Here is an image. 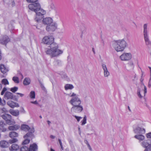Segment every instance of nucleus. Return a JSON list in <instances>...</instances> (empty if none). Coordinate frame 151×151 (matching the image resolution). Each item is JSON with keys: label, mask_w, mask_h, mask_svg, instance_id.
Returning <instances> with one entry per match:
<instances>
[{"label": "nucleus", "mask_w": 151, "mask_h": 151, "mask_svg": "<svg viewBox=\"0 0 151 151\" xmlns=\"http://www.w3.org/2000/svg\"><path fill=\"white\" fill-rule=\"evenodd\" d=\"M42 22L44 24H47V25L52 23L53 20L52 18L50 17H46L43 19Z\"/></svg>", "instance_id": "obj_17"}, {"label": "nucleus", "mask_w": 151, "mask_h": 151, "mask_svg": "<svg viewBox=\"0 0 151 151\" xmlns=\"http://www.w3.org/2000/svg\"><path fill=\"white\" fill-rule=\"evenodd\" d=\"M47 122L48 124L49 125H50V123H51L50 122V121H49V120L47 121Z\"/></svg>", "instance_id": "obj_63"}, {"label": "nucleus", "mask_w": 151, "mask_h": 151, "mask_svg": "<svg viewBox=\"0 0 151 151\" xmlns=\"http://www.w3.org/2000/svg\"><path fill=\"white\" fill-rule=\"evenodd\" d=\"M7 104L12 108H14L15 107H19V106L18 103L12 101H9L7 102Z\"/></svg>", "instance_id": "obj_14"}, {"label": "nucleus", "mask_w": 151, "mask_h": 151, "mask_svg": "<svg viewBox=\"0 0 151 151\" xmlns=\"http://www.w3.org/2000/svg\"><path fill=\"white\" fill-rule=\"evenodd\" d=\"M145 106L147 107H149V106L147 105L146 102V100H145Z\"/></svg>", "instance_id": "obj_59"}, {"label": "nucleus", "mask_w": 151, "mask_h": 151, "mask_svg": "<svg viewBox=\"0 0 151 151\" xmlns=\"http://www.w3.org/2000/svg\"><path fill=\"white\" fill-rule=\"evenodd\" d=\"M132 58V55L130 53H123L120 56V58L122 60L126 61L130 60Z\"/></svg>", "instance_id": "obj_12"}, {"label": "nucleus", "mask_w": 151, "mask_h": 151, "mask_svg": "<svg viewBox=\"0 0 151 151\" xmlns=\"http://www.w3.org/2000/svg\"><path fill=\"white\" fill-rule=\"evenodd\" d=\"M53 65L55 66H60L61 65V62L60 60L55 59L53 62Z\"/></svg>", "instance_id": "obj_29"}, {"label": "nucleus", "mask_w": 151, "mask_h": 151, "mask_svg": "<svg viewBox=\"0 0 151 151\" xmlns=\"http://www.w3.org/2000/svg\"><path fill=\"white\" fill-rule=\"evenodd\" d=\"M12 80L15 83H19V78L16 76H14L12 78Z\"/></svg>", "instance_id": "obj_33"}, {"label": "nucleus", "mask_w": 151, "mask_h": 151, "mask_svg": "<svg viewBox=\"0 0 151 151\" xmlns=\"http://www.w3.org/2000/svg\"><path fill=\"white\" fill-rule=\"evenodd\" d=\"M9 135V137L12 138L17 137L18 136V134L14 131L10 132Z\"/></svg>", "instance_id": "obj_28"}, {"label": "nucleus", "mask_w": 151, "mask_h": 151, "mask_svg": "<svg viewBox=\"0 0 151 151\" xmlns=\"http://www.w3.org/2000/svg\"><path fill=\"white\" fill-rule=\"evenodd\" d=\"M141 145L143 147L146 148L151 145V141L150 139L144 140L141 143Z\"/></svg>", "instance_id": "obj_18"}, {"label": "nucleus", "mask_w": 151, "mask_h": 151, "mask_svg": "<svg viewBox=\"0 0 151 151\" xmlns=\"http://www.w3.org/2000/svg\"><path fill=\"white\" fill-rule=\"evenodd\" d=\"M126 45V42L123 39L114 41L112 44L113 47L117 52L123 51Z\"/></svg>", "instance_id": "obj_2"}, {"label": "nucleus", "mask_w": 151, "mask_h": 151, "mask_svg": "<svg viewBox=\"0 0 151 151\" xmlns=\"http://www.w3.org/2000/svg\"><path fill=\"white\" fill-rule=\"evenodd\" d=\"M144 86V95H145V94H146L147 92V88L146 86L144 85H143Z\"/></svg>", "instance_id": "obj_51"}, {"label": "nucleus", "mask_w": 151, "mask_h": 151, "mask_svg": "<svg viewBox=\"0 0 151 151\" xmlns=\"http://www.w3.org/2000/svg\"><path fill=\"white\" fill-rule=\"evenodd\" d=\"M18 88L17 87H14L13 88H12L10 89V91L12 92L13 93H15L18 90Z\"/></svg>", "instance_id": "obj_38"}, {"label": "nucleus", "mask_w": 151, "mask_h": 151, "mask_svg": "<svg viewBox=\"0 0 151 151\" xmlns=\"http://www.w3.org/2000/svg\"><path fill=\"white\" fill-rule=\"evenodd\" d=\"M130 68L131 69H133L134 68L133 63L132 62L130 61L128 64Z\"/></svg>", "instance_id": "obj_39"}, {"label": "nucleus", "mask_w": 151, "mask_h": 151, "mask_svg": "<svg viewBox=\"0 0 151 151\" xmlns=\"http://www.w3.org/2000/svg\"><path fill=\"white\" fill-rule=\"evenodd\" d=\"M102 68L104 70V76L105 77H108L109 75V72L108 70L106 65L104 64L101 65Z\"/></svg>", "instance_id": "obj_15"}, {"label": "nucleus", "mask_w": 151, "mask_h": 151, "mask_svg": "<svg viewBox=\"0 0 151 151\" xmlns=\"http://www.w3.org/2000/svg\"><path fill=\"white\" fill-rule=\"evenodd\" d=\"M77 105L73 106L71 109V111L72 112H74L76 113H79L81 112L83 110V106L80 105Z\"/></svg>", "instance_id": "obj_10"}, {"label": "nucleus", "mask_w": 151, "mask_h": 151, "mask_svg": "<svg viewBox=\"0 0 151 151\" xmlns=\"http://www.w3.org/2000/svg\"><path fill=\"white\" fill-rule=\"evenodd\" d=\"M87 145L88 146V147L89 149V150L90 151H92V149L91 148V147L90 145H89V144H88V145Z\"/></svg>", "instance_id": "obj_54"}, {"label": "nucleus", "mask_w": 151, "mask_h": 151, "mask_svg": "<svg viewBox=\"0 0 151 151\" xmlns=\"http://www.w3.org/2000/svg\"><path fill=\"white\" fill-rule=\"evenodd\" d=\"M73 116L76 118L78 122H79L80 119L82 118V117H81L77 116L76 115Z\"/></svg>", "instance_id": "obj_45"}, {"label": "nucleus", "mask_w": 151, "mask_h": 151, "mask_svg": "<svg viewBox=\"0 0 151 151\" xmlns=\"http://www.w3.org/2000/svg\"><path fill=\"white\" fill-rule=\"evenodd\" d=\"M50 137L52 139H54L55 138V136L53 135H51L50 136Z\"/></svg>", "instance_id": "obj_57"}, {"label": "nucleus", "mask_w": 151, "mask_h": 151, "mask_svg": "<svg viewBox=\"0 0 151 151\" xmlns=\"http://www.w3.org/2000/svg\"><path fill=\"white\" fill-rule=\"evenodd\" d=\"M146 135L147 138H151V132L146 134Z\"/></svg>", "instance_id": "obj_47"}, {"label": "nucleus", "mask_w": 151, "mask_h": 151, "mask_svg": "<svg viewBox=\"0 0 151 151\" xmlns=\"http://www.w3.org/2000/svg\"><path fill=\"white\" fill-rule=\"evenodd\" d=\"M37 149V145L35 143H34L30 145L28 151H36Z\"/></svg>", "instance_id": "obj_22"}, {"label": "nucleus", "mask_w": 151, "mask_h": 151, "mask_svg": "<svg viewBox=\"0 0 151 151\" xmlns=\"http://www.w3.org/2000/svg\"><path fill=\"white\" fill-rule=\"evenodd\" d=\"M42 41L44 44L50 45V49H47L45 52L51 57H57L63 53V51L59 49L58 45L54 42V38L52 36H46L43 38Z\"/></svg>", "instance_id": "obj_1"}, {"label": "nucleus", "mask_w": 151, "mask_h": 151, "mask_svg": "<svg viewBox=\"0 0 151 151\" xmlns=\"http://www.w3.org/2000/svg\"><path fill=\"white\" fill-rule=\"evenodd\" d=\"M6 102L3 99V100H2L1 98L0 97V105L1 106H4L6 104Z\"/></svg>", "instance_id": "obj_40"}, {"label": "nucleus", "mask_w": 151, "mask_h": 151, "mask_svg": "<svg viewBox=\"0 0 151 151\" xmlns=\"http://www.w3.org/2000/svg\"><path fill=\"white\" fill-rule=\"evenodd\" d=\"M31 103H32V104H37V101H31Z\"/></svg>", "instance_id": "obj_56"}, {"label": "nucleus", "mask_w": 151, "mask_h": 151, "mask_svg": "<svg viewBox=\"0 0 151 151\" xmlns=\"http://www.w3.org/2000/svg\"><path fill=\"white\" fill-rule=\"evenodd\" d=\"M57 24L55 22H52L47 26L46 30L48 32L54 31L57 28Z\"/></svg>", "instance_id": "obj_11"}, {"label": "nucleus", "mask_w": 151, "mask_h": 151, "mask_svg": "<svg viewBox=\"0 0 151 151\" xmlns=\"http://www.w3.org/2000/svg\"><path fill=\"white\" fill-rule=\"evenodd\" d=\"M0 70L3 74H5L9 70L8 68L2 64H1L0 66Z\"/></svg>", "instance_id": "obj_23"}, {"label": "nucleus", "mask_w": 151, "mask_h": 151, "mask_svg": "<svg viewBox=\"0 0 151 151\" xmlns=\"http://www.w3.org/2000/svg\"><path fill=\"white\" fill-rule=\"evenodd\" d=\"M148 68H149L150 71V76H151V67H148Z\"/></svg>", "instance_id": "obj_61"}, {"label": "nucleus", "mask_w": 151, "mask_h": 151, "mask_svg": "<svg viewBox=\"0 0 151 151\" xmlns=\"http://www.w3.org/2000/svg\"><path fill=\"white\" fill-rule=\"evenodd\" d=\"M32 128L33 127H32V128H31L28 125L23 124L22 125L21 129L22 130L25 131L29 130V132H30V129H32Z\"/></svg>", "instance_id": "obj_21"}, {"label": "nucleus", "mask_w": 151, "mask_h": 151, "mask_svg": "<svg viewBox=\"0 0 151 151\" xmlns=\"http://www.w3.org/2000/svg\"><path fill=\"white\" fill-rule=\"evenodd\" d=\"M58 141L60 145H62L61 139H58Z\"/></svg>", "instance_id": "obj_55"}, {"label": "nucleus", "mask_w": 151, "mask_h": 151, "mask_svg": "<svg viewBox=\"0 0 151 151\" xmlns=\"http://www.w3.org/2000/svg\"><path fill=\"white\" fill-rule=\"evenodd\" d=\"M19 125L16 124L13 126H9L8 129L10 130H16L19 129Z\"/></svg>", "instance_id": "obj_26"}, {"label": "nucleus", "mask_w": 151, "mask_h": 151, "mask_svg": "<svg viewBox=\"0 0 151 151\" xmlns=\"http://www.w3.org/2000/svg\"><path fill=\"white\" fill-rule=\"evenodd\" d=\"M73 88V86L71 84H67L65 85V89L66 90H67L68 89L71 90Z\"/></svg>", "instance_id": "obj_31"}, {"label": "nucleus", "mask_w": 151, "mask_h": 151, "mask_svg": "<svg viewBox=\"0 0 151 151\" xmlns=\"http://www.w3.org/2000/svg\"><path fill=\"white\" fill-rule=\"evenodd\" d=\"M137 94L138 96L140 98H142V96L140 94V89L139 88H138L137 90Z\"/></svg>", "instance_id": "obj_41"}, {"label": "nucleus", "mask_w": 151, "mask_h": 151, "mask_svg": "<svg viewBox=\"0 0 151 151\" xmlns=\"http://www.w3.org/2000/svg\"><path fill=\"white\" fill-rule=\"evenodd\" d=\"M30 83V80L29 78H26L24 79L23 83L24 85H29Z\"/></svg>", "instance_id": "obj_30"}, {"label": "nucleus", "mask_w": 151, "mask_h": 151, "mask_svg": "<svg viewBox=\"0 0 151 151\" xmlns=\"http://www.w3.org/2000/svg\"><path fill=\"white\" fill-rule=\"evenodd\" d=\"M78 131H79V134H81L80 128L79 127H78Z\"/></svg>", "instance_id": "obj_60"}, {"label": "nucleus", "mask_w": 151, "mask_h": 151, "mask_svg": "<svg viewBox=\"0 0 151 151\" xmlns=\"http://www.w3.org/2000/svg\"><path fill=\"white\" fill-rule=\"evenodd\" d=\"M9 146V142L5 140H2L0 142V147L2 148H6Z\"/></svg>", "instance_id": "obj_19"}, {"label": "nucleus", "mask_w": 151, "mask_h": 151, "mask_svg": "<svg viewBox=\"0 0 151 151\" xmlns=\"http://www.w3.org/2000/svg\"><path fill=\"white\" fill-rule=\"evenodd\" d=\"M16 94L19 95L21 97H22L24 95V94L22 93H16Z\"/></svg>", "instance_id": "obj_52"}, {"label": "nucleus", "mask_w": 151, "mask_h": 151, "mask_svg": "<svg viewBox=\"0 0 151 151\" xmlns=\"http://www.w3.org/2000/svg\"><path fill=\"white\" fill-rule=\"evenodd\" d=\"M144 80V79L143 78H142V77H141V78L140 79V82L142 83V84L143 85H144V84L143 82V81Z\"/></svg>", "instance_id": "obj_53"}, {"label": "nucleus", "mask_w": 151, "mask_h": 151, "mask_svg": "<svg viewBox=\"0 0 151 151\" xmlns=\"http://www.w3.org/2000/svg\"><path fill=\"white\" fill-rule=\"evenodd\" d=\"M60 147H61V149L62 150H63V147L62 145H60Z\"/></svg>", "instance_id": "obj_64"}, {"label": "nucleus", "mask_w": 151, "mask_h": 151, "mask_svg": "<svg viewBox=\"0 0 151 151\" xmlns=\"http://www.w3.org/2000/svg\"><path fill=\"white\" fill-rule=\"evenodd\" d=\"M143 35L145 44L148 47L149 52L151 56V42L149 39L148 31L147 24H145L143 25Z\"/></svg>", "instance_id": "obj_3"}, {"label": "nucleus", "mask_w": 151, "mask_h": 151, "mask_svg": "<svg viewBox=\"0 0 151 151\" xmlns=\"http://www.w3.org/2000/svg\"><path fill=\"white\" fill-rule=\"evenodd\" d=\"M92 51L93 52V53L95 54V52L94 49V48H92Z\"/></svg>", "instance_id": "obj_62"}, {"label": "nucleus", "mask_w": 151, "mask_h": 151, "mask_svg": "<svg viewBox=\"0 0 151 151\" xmlns=\"http://www.w3.org/2000/svg\"><path fill=\"white\" fill-rule=\"evenodd\" d=\"M9 41V38L7 36H3L0 39V43L2 44L6 45Z\"/></svg>", "instance_id": "obj_13"}, {"label": "nucleus", "mask_w": 151, "mask_h": 151, "mask_svg": "<svg viewBox=\"0 0 151 151\" xmlns=\"http://www.w3.org/2000/svg\"><path fill=\"white\" fill-rule=\"evenodd\" d=\"M1 117L9 125L14 124L15 123L14 120L12 119V116L10 114H4L1 116Z\"/></svg>", "instance_id": "obj_8"}, {"label": "nucleus", "mask_w": 151, "mask_h": 151, "mask_svg": "<svg viewBox=\"0 0 151 151\" xmlns=\"http://www.w3.org/2000/svg\"><path fill=\"white\" fill-rule=\"evenodd\" d=\"M84 142L87 145H88V144H89L88 141L87 140H85Z\"/></svg>", "instance_id": "obj_58"}, {"label": "nucleus", "mask_w": 151, "mask_h": 151, "mask_svg": "<svg viewBox=\"0 0 151 151\" xmlns=\"http://www.w3.org/2000/svg\"><path fill=\"white\" fill-rule=\"evenodd\" d=\"M18 140L17 138H13L10 139L9 141V143L11 144H12L15 142H17Z\"/></svg>", "instance_id": "obj_32"}, {"label": "nucleus", "mask_w": 151, "mask_h": 151, "mask_svg": "<svg viewBox=\"0 0 151 151\" xmlns=\"http://www.w3.org/2000/svg\"><path fill=\"white\" fill-rule=\"evenodd\" d=\"M29 96L31 99H33L35 98V93L34 91H32L29 93Z\"/></svg>", "instance_id": "obj_35"}, {"label": "nucleus", "mask_w": 151, "mask_h": 151, "mask_svg": "<svg viewBox=\"0 0 151 151\" xmlns=\"http://www.w3.org/2000/svg\"><path fill=\"white\" fill-rule=\"evenodd\" d=\"M81 125H83L86 123V116H85L83 118V120L81 121Z\"/></svg>", "instance_id": "obj_37"}, {"label": "nucleus", "mask_w": 151, "mask_h": 151, "mask_svg": "<svg viewBox=\"0 0 151 151\" xmlns=\"http://www.w3.org/2000/svg\"><path fill=\"white\" fill-rule=\"evenodd\" d=\"M30 132L27 133L24 137L25 139L24 141L22 142V144L23 145H26L29 143L30 141V139H32L34 137L33 133L35 132L34 128H32L30 129Z\"/></svg>", "instance_id": "obj_6"}, {"label": "nucleus", "mask_w": 151, "mask_h": 151, "mask_svg": "<svg viewBox=\"0 0 151 151\" xmlns=\"http://www.w3.org/2000/svg\"><path fill=\"white\" fill-rule=\"evenodd\" d=\"M49 7L51 9H53L55 8L54 5L52 2H51Z\"/></svg>", "instance_id": "obj_49"}, {"label": "nucleus", "mask_w": 151, "mask_h": 151, "mask_svg": "<svg viewBox=\"0 0 151 151\" xmlns=\"http://www.w3.org/2000/svg\"><path fill=\"white\" fill-rule=\"evenodd\" d=\"M67 95L72 97L71 99L69 101V103L73 106L81 104V100L78 97V96L76 93L73 92L72 93L68 94Z\"/></svg>", "instance_id": "obj_4"}, {"label": "nucleus", "mask_w": 151, "mask_h": 151, "mask_svg": "<svg viewBox=\"0 0 151 151\" xmlns=\"http://www.w3.org/2000/svg\"><path fill=\"white\" fill-rule=\"evenodd\" d=\"M40 86H41L42 89V90H44V91H45L46 90V88H45V86H44L41 83H40Z\"/></svg>", "instance_id": "obj_50"}, {"label": "nucleus", "mask_w": 151, "mask_h": 151, "mask_svg": "<svg viewBox=\"0 0 151 151\" xmlns=\"http://www.w3.org/2000/svg\"><path fill=\"white\" fill-rule=\"evenodd\" d=\"M6 125V124L4 123L3 121H0V126L1 127L4 128Z\"/></svg>", "instance_id": "obj_43"}, {"label": "nucleus", "mask_w": 151, "mask_h": 151, "mask_svg": "<svg viewBox=\"0 0 151 151\" xmlns=\"http://www.w3.org/2000/svg\"><path fill=\"white\" fill-rule=\"evenodd\" d=\"M134 137L140 141H142L145 139L144 136L141 134H137L134 136Z\"/></svg>", "instance_id": "obj_25"}, {"label": "nucleus", "mask_w": 151, "mask_h": 151, "mask_svg": "<svg viewBox=\"0 0 151 151\" xmlns=\"http://www.w3.org/2000/svg\"><path fill=\"white\" fill-rule=\"evenodd\" d=\"M29 9L35 12L41 8L40 4L38 3L35 2L29 4L28 6Z\"/></svg>", "instance_id": "obj_9"}, {"label": "nucleus", "mask_w": 151, "mask_h": 151, "mask_svg": "<svg viewBox=\"0 0 151 151\" xmlns=\"http://www.w3.org/2000/svg\"><path fill=\"white\" fill-rule=\"evenodd\" d=\"M148 87L150 88L151 87V76H150V78L148 82Z\"/></svg>", "instance_id": "obj_44"}, {"label": "nucleus", "mask_w": 151, "mask_h": 151, "mask_svg": "<svg viewBox=\"0 0 151 151\" xmlns=\"http://www.w3.org/2000/svg\"><path fill=\"white\" fill-rule=\"evenodd\" d=\"M9 112L12 115L16 116H18L19 113V111L18 110H13L11 109L9 110Z\"/></svg>", "instance_id": "obj_24"}, {"label": "nucleus", "mask_w": 151, "mask_h": 151, "mask_svg": "<svg viewBox=\"0 0 151 151\" xmlns=\"http://www.w3.org/2000/svg\"><path fill=\"white\" fill-rule=\"evenodd\" d=\"M144 151H151V145L146 148Z\"/></svg>", "instance_id": "obj_48"}, {"label": "nucleus", "mask_w": 151, "mask_h": 151, "mask_svg": "<svg viewBox=\"0 0 151 151\" xmlns=\"http://www.w3.org/2000/svg\"><path fill=\"white\" fill-rule=\"evenodd\" d=\"M60 74L62 78L64 79L67 81H70L69 78L65 73L61 72Z\"/></svg>", "instance_id": "obj_27"}, {"label": "nucleus", "mask_w": 151, "mask_h": 151, "mask_svg": "<svg viewBox=\"0 0 151 151\" xmlns=\"http://www.w3.org/2000/svg\"><path fill=\"white\" fill-rule=\"evenodd\" d=\"M1 83L2 84H4L5 85H9V82L6 79H3L1 81Z\"/></svg>", "instance_id": "obj_34"}, {"label": "nucleus", "mask_w": 151, "mask_h": 151, "mask_svg": "<svg viewBox=\"0 0 151 151\" xmlns=\"http://www.w3.org/2000/svg\"><path fill=\"white\" fill-rule=\"evenodd\" d=\"M0 110L2 113H6L7 111L6 108L4 107L0 108Z\"/></svg>", "instance_id": "obj_42"}, {"label": "nucleus", "mask_w": 151, "mask_h": 151, "mask_svg": "<svg viewBox=\"0 0 151 151\" xmlns=\"http://www.w3.org/2000/svg\"><path fill=\"white\" fill-rule=\"evenodd\" d=\"M134 132L136 134H143L145 133V129L139 127H137L133 130Z\"/></svg>", "instance_id": "obj_16"}, {"label": "nucleus", "mask_w": 151, "mask_h": 151, "mask_svg": "<svg viewBox=\"0 0 151 151\" xmlns=\"http://www.w3.org/2000/svg\"><path fill=\"white\" fill-rule=\"evenodd\" d=\"M28 3H33L37 1V0H26Z\"/></svg>", "instance_id": "obj_46"}, {"label": "nucleus", "mask_w": 151, "mask_h": 151, "mask_svg": "<svg viewBox=\"0 0 151 151\" xmlns=\"http://www.w3.org/2000/svg\"><path fill=\"white\" fill-rule=\"evenodd\" d=\"M35 13L36 17L35 20L37 22H39L43 18L44 15L46 13V11L41 8L37 11Z\"/></svg>", "instance_id": "obj_7"}, {"label": "nucleus", "mask_w": 151, "mask_h": 151, "mask_svg": "<svg viewBox=\"0 0 151 151\" xmlns=\"http://www.w3.org/2000/svg\"><path fill=\"white\" fill-rule=\"evenodd\" d=\"M28 147L25 146H23L20 148V151H28Z\"/></svg>", "instance_id": "obj_36"}, {"label": "nucleus", "mask_w": 151, "mask_h": 151, "mask_svg": "<svg viewBox=\"0 0 151 151\" xmlns=\"http://www.w3.org/2000/svg\"><path fill=\"white\" fill-rule=\"evenodd\" d=\"M19 148V146L17 144H13L9 148L10 151H17Z\"/></svg>", "instance_id": "obj_20"}, {"label": "nucleus", "mask_w": 151, "mask_h": 151, "mask_svg": "<svg viewBox=\"0 0 151 151\" xmlns=\"http://www.w3.org/2000/svg\"><path fill=\"white\" fill-rule=\"evenodd\" d=\"M6 90V87H4L1 92V95H3L4 93L3 97L4 100L5 101L6 100H14L15 96L12 93L7 91L5 93V92Z\"/></svg>", "instance_id": "obj_5"}]
</instances>
